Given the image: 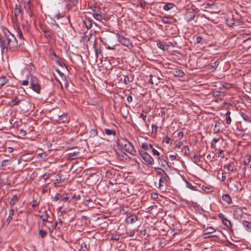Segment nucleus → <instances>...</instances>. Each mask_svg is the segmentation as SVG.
<instances>
[{
    "label": "nucleus",
    "mask_w": 251,
    "mask_h": 251,
    "mask_svg": "<svg viewBox=\"0 0 251 251\" xmlns=\"http://www.w3.org/2000/svg\"><path fill=\"white\" fill-rule=\"evenodd\" d=\"M7 44L10 50L14 51L18 46L17 41L15 36L11 33L5 34Z\"/></svg>",
    "instance_id": "f257e3e1"
},
{
    "label": "nucleus",
    "mask_w": 251,
    "mask_h": 251,
    "mask_svg": "<svg viewBox=\"0 0 251 251\" xmlns=\"http://www.w3.org/2000/svg\"><path fill=\"white\" fill-rule=\"evenodd\" d=\"M120 146L125 151L131 154H134L136 152L132 145L126 140L122 139L119 141Z\"/></svg>",
    "instance_id": "f03ea898"
},
{
    "label": "nucleus",
    "mask_w": 251,
    "mask_h": 251,
    "mask_svg": "<svg viewBox=\"0 0 251 251\" xmlns=\"http://www.w3.org/2000/svg\"><path fill=\"white\" fill-rule=\"evenodd\" d=\"M116 36L119 42L123 45L128 48H130L132 46L131 43L128 38L125 37L123 35H121L119 33H116Z\"/></svg>",
    "instance_id": "7ed1b4c3"
},
{
    "label": "nucleus",
    "mask_w": 251,
    "mask_h": 251,
    "mask_svg": "<svg viewBox=\"0 0 251 251\" xmlns=\"http://www.w3.org/2000/svg\"><path fill=\"white\" fill-rule=\"evenodd\" d=\"M30 84L32 89L37 93H39L40 86L39 84L38 79L35 76H32L30 80Z\"/></svg>",
    "instance_id": "20e7f679"
},
{
    "label": "nucleus",
    "mask_w": 251,
    "mask_h": 251,
    "mask_svg": "<svg viewBox=\"0 0 251 251\" xmlns=\"http://www.w3.org/2000/svg\"><path fill=\"white\" fill-rule=\"evenodd\" d=\"M140 155L143 160L148 164L152 165L154 163L153 159L148 153L146 152H141Z\"/></svg>",
    "instance_id": "39448f33"
},
{
    "label": "nucleus",
    "mask_w": 251,
    "mask_h": 251,
    "mask_svg": "<svg viewBox=\"0 0 251 251\" xmlns=\"http://www.w3.org/2000/svg\"><path fill=\"white\" fill-rule=\"evenodd\" d=\"M170 178L168 175H164L163 176L159 178V187L161 188L162 186H166L170 183Z\"/></svg>",
    "instance_id": "423d86ee"
},
{
    "label": "nucleus",
    "mask_w": 251,
    "mask_h": 251,
    "mask_svg": "<svg viewBox=\"0 0 251 251\" xmlns=\"http://www.w3.org/2000/svg\"><path fill=\"white\" fill-rule=\"evenodd\" d=\"M23 8H25V6L24 3L20 2L19 4H16L14 10V15L15 17H21V13L22 9Z\"/></svg>",
    "instance_id": "0eeeda50"
},
{
    "label": "nucleus",
    "mask_w": 251,
    "mask_h": 251,
    "mask_svg": "<svg viewBox=\"0 0 251 251\" xmlns=\"http://www.w3.org/2000/svg\"><path fill=\"white\" fill-rule=\"evenodd\" d=\"M93 17L97 20L99 21H101L102 20L106 21L107 20V17L106 15L100 12V13H95L93 14Z\"/></svg>",
    "instance_id": "6e6552de"
},
{
    "label": "nucleus",
    "mask_w": 251,
    "mask_h": 251,
    "mask_svg": "<svg viewBox=\"0 0 251 251\" xmlns=\"http://www.w3.org/2000/svg\"><path fill=\"white\" fill-rule=\"evenodd\" d=\"M137 220V217L135 215H132L128 217L126 219V222L128 224L135 223Z\"/></svg>",
    "instance_id": "1a4fd4ad"
},
{
    "label": "nucleus",
    "mask_w": 251,
    "mask_h": 251,
    "mask_svg": "<svg viewBox=\"0 0 251 251\" xmlns=\"http://www.w3.org/2000/svg\"><path fill=\"white\" fill-rule=\"evenodd\" d=\"M222 199L223 201H224L227 204H229L231 202V199L230 197L227 194L224 195L222 197Z\"/></svg>",
    "instance_id": "9d476101"
},
{
    "label": "nucleus",
    "mask_w": 251,
    "mask_h": 251,
    "mask_svg": "<svg viewBox=\"0 0 251 251\" xmlns=\"http://www.w3.org/2000/svg\"><path fill=\"white\" fill-rule=\"evenodd\" d=\"M230 112L227 111L226 113V121L227 124L229 125L231 123V119L230 118Z\"/></svg>",
    "instance_id": "9b49d317"
},
{
    "label": "nucleus",
    "mask_w": 251,
    "mask_h": 251,
    "mask_svg": "<svg viewBox=\"0 0 251 251\" xmlns=\"http://www.w3.org/2000/svg\"><path fill=\"white\" fill-rule=\"evenodd\" d=\"M174 6V4L172 3H168L165 4L164 6V9L166 11L169 10L173 8Z\"/></svg>",
    "instance_id": "f8f14e48"
},
{
    "label": "nucleus",
    "mask_w": 251,
    "mask_h": 251,
    "mask_svg": "<svg viewBox=\"0 0 251 251\" xmlns=\"http://www.w3.org/2000/svg\"><path fill=\"white\" fill-rule=\"evenodd\" d=\"M7 82V79L5 76L0 77V88L2 87Z\"/></svg>",
    "instance_id": "ddd939ff"
},
{
    "label": "nucleus",
    "mask_w": 251,
    "mask_h": 251,
    "mask_svg": "<svg viewBox=\"0 0 251 251\" xmlns=\"http://www.w3.org/2000/svg\"><path fill=\"white\" fill-rule=\"evenodd\" d=\"M215 229L213 227L210 226V227H207L206 228L205 230H204V232L205 234H210V233H213L215 231Z\"/></svg>",
    "instance_id": "4468645a"
},
{
    "label": "nucleus",
    "mask_w": 251,
    "mask_h": 251,
    "mask_svg": "<svg viewBox=\"0 0 251 251\" xmlns=\"http://www.w3.org/2000/svg\"><path fill=\"white\" fill-rule=\"evenodd\" d=\"M173 74L176 76L182 77L183 75V73L179 70L174 71Z\"/></svg>",
    "instance_id": "2eb2a0df"
},
{
    "label": "nucleus",
    "mask_w": 251,
    "mask_h": 251,
    "mask_svg": "<svg viewBox=\"0 0 251 251\" xmlns=\"http://www.w3.org/2000/svg\"><path fill=\"white\" fill-rule=\"evenodd\" d=\"M158 161L161 166L165 167L167 165V161L163 159L160 158V157L158 158Z\"/></svg>",
    "instance_id": "dca6fc26"
},
{
    "label": "nucleus",
    "mask_w": 251,
    "mask_h": 251,
    "mask_svg": "<svg viewBox=\"0 0 251 251\" xmlns=\"http://www.w3.org/2000/svg\"><path fill=\"white\" fill-rule=\"evenodd\" d=\"M243 225L245 227H247V229H251V223L247 221H244L243 222Z\"/></svg>",
    "instance_id": "f3484780"
},
{
    "label": "nucleus",
    "mask_w": 251,
    "mask_h": 251,
    "mask_svg": "<svg viewBox=\"0 0 251 251\" xmlns=\"http://www.w3.org/2000/svg\"><path fill=\"white\" fill-rule=\"evenodd\" d=\"M14 210L13 208H11L9 210V215L7 219V220H9V222H10L11 220L12 219L13 216L14 215Z\"/></svg>",
    "instance_id": "a211bd4d"
},
{
    "label": "nucleus",
    "mask_w": 251,
    "mask_h": 251,
    "mask_svg": "<svg viewBox=\"0 0 251 251\" xmlns=\"http://www.w3.org/2000/svg\"><path fill=\"white\" fill-rule=\"evenodd\" d=\"M20 100L19 99H18L17 97L15 99H13L10 102V104L11 105H17L19 102H20Z\"/></svg>",
    "instance_id": "6ab92c4d"
},
{
    "label": "nucleus",
    "mask_w": 251,
    "mask_h": 251,
    "mask_svg": "<svg viewBox=\"0 0 251 251\" xmlns=\"http://www.w3.org/2000/svg\"><path fill=\"white\" fill-rule=\"evenodd\" d=\"M17 201V196L16 195L13 196L12 197V198H11L10 201V205L12 206L14 205L16 203Z\"/></svg>",
    "instance_id": "aec40b11"
},
{
    "label": "nucleus",
    "mask_w": 251,
    "mask_h": 251,
    "mask_svg": "<svg viewBox=\"0 0 251 251\" xmlns=\"http://www.w3.org/2000/svg\"><path fill=\"white\" fill-rule=\"evenodd\" d=\"M225 167L226 168L228 171L230 172L233 171V167L231 164L229 163L225 165Z\"/></svg>",
    "instance_id": "412c9836"
},
{
    "label": "nucleus",
    "mask_w": 251,
    "mask_h": 251,
    "mask_svg": "<svg viewBox=\"0 0 251 251\" xmlns=\"http://www.w3.org/2000/svg\"><path fill=\"white\" fill-rule=\"evenodd\" d=\"M187 17H188V20L189 21H191L192 20H193L195 18V14H194V13L193 12H189L188 14H187Z\"/></svg>",
    "instance_id": "4be33fe9"
},
{
    "label": "nucleus",
    "mask_w": 251,
    "mask_h": 251,
    "mask_svg": "<svg viewBox=\"0 0 251 251\" xmlns=\"http://www.w3.org/2000/svg\"><path fill=\"white\" fill-rule=\"evenodd\" d=\"M105 133L108 135H114L115 134V132L114 130L109 129H105Z\"/></svg>",
    "instance_id": "5701e85b"
},
{
    "label": "nucleus",
    "mask_w": 251,
    "mask_h": 251,
    "mask_svg": "<svg viewBox=\"0 0 251 251\" xmlns=\"http://www.w3.org/2000/svg\"><path fill=\"white\" fill-rule=\"evenodd\" d=\"M120 235L119 234H114L112 235L111 237V239L113 240H116L117 241L120 239Z\"/></svg>",
    "instance_id": "b1692460"
},
{
    "label": "nucleus",
    "mask_w": 251,
    "mask_h": 251,
    "mask_svg": "<svg viewBox=\"0 0 251 251\" xmlns=\"http://www.w3.org/2000/svg\"><path fill=\"white\" fill-rule=\"evenodd\" d=\"M200 159H201V157L199 155H195L194 156V161L196 163H198L200 161Z\"/></svg>",
    "instance_id": "393cba45"
},
{
    "label": "nucleus",
    "mask_w": 251,
    "mask_h": 251,
    "mask_svg": "<svg viewBox=\"0 0 251 251\" xmlns=\"http://www.w3.org/2000/svg\"><path fill=\"white\" fill-rule=\"evenodd\" d=\"M219 139H218V138H214L212 140L211 146L213 147H215L216 143H217L219 141Z\"/></svg>",
    "instance_id": "a878e982"
},
{
    "label": "nucleus",
    "mask_w": 251,
    "mask_h": 251,
    "mask_svg": "<svg viewBox=\"0 0 251 251\" xmlns=\"http://www.w3.org/2000/svg\"><path fill=\"white\" fill-rule=\"evenodd\" d=\"M39 234L43 238L47 234V233L44 230H40L39 231Z\"/></svg>",
    "instance_id": "bb28decb"
},
{
    "label": "nucleus",
    "mask_w": 251,
    "mask_h": 251,
    "mask_svg": "<svg viewBox=\"0 0 251 251\" xmlns=\"http://www.w3.org/2000/svg\"><path fill=\"white\" fill-rule=\"evenodd\" d=\"M41 218L43 221H48V216L47 214H43L41 216Z\"/></svg>",
    "instance_id": "cd10ccee"
},
{
    "label": "nucleus",
    "mask_w": 251,
    "mask_h": 251,
    "mask_svg": "<svg viewBox=\"0 0 251 251\" xmlns=\"http://www.w3.org/2000/svg\"><path fill=\"white\" fill-rule=\"evenodd\" d=\"M158 174L159 176H160V177L162 176H163L164 175H167L163 170L162 169H159V171H158Z\"/></svg>",
    "instance_id": "c85d7f7f"
},
{
    "label": "nucleus",
    "mask_w": 251,
    "mask_h": 251,
    "mask_svg": "<svg viewBox=\"0 0 251 251\" xmlns=\"http://www.w3.org/2000/svg\"><path fill=\"white\" fill-rule=\"evenodd\" d=\"M17 34H18V36L20 38V39H23V33H22V32L19 29H18V31H17Z\"/></svg>",
    "instance_id": "c756f323"
},
{
    "label": "nucleus",
    "mask_w": 251,
    "mask_h": 251,
    "mask_svg": "<svg viewBox=\"0 0 251 251\" xmlns=\"http://www.w3.org/2000/svg\"><path fill=\"white\" fill-rule=\"evenodd\" d=\"M214 158V155H212L211 154H208L206 156V158L209 161H212L213 159Z\"/></svg>",
    "instance_id": "7c9ffc66"
},
{
    "label": "nucleus",
    "mask_w": 251,
    "mask_h": 251,
    "mask_svg": "<svg viewBox=\"0 0 251 251\" xmlns=\"http://www.w3.org/2000/svg\"><path fill=\"white\" fill-rule=\"evenodd\" d=\"M44 35L46 37L49 38L50 37L51 33L49 31L44 30Z\"/></svg>",
    "instance_id": "2f4dec72"
},
{
    "label": "nucleus",
    "mask_w": 251,
    "mask_h": 251,
    "mask_svg": "<svg viewBox=\"0 0 251 251\" xmlns=\"http://www.w3.org/2000/svg\"><path fill=\"white\" fill-rule=\"evenodd\" d=\"M251 160V157L248 156L244 160V164L246 165L248 164Z\"/></svg>",
    "instance_id": "473e14b6"
},
{
    "label": "nucleus",
    "mask_w": 251,
    "mask_h": 251,
    "mask_svg": "<svg viewBox=\"0 0 251 251\" xmlns=\"http://www.w3.org/2000/svg\"><path fill=\"white\" fill-rule=\"evenodd\" d=\"M218 157H220L221 158H224V151L222 150H221L219 153H218Z\"/></svg>",
    "instance_id": "72a5a7b5"
},
{
    "label": "nucleus",
    "mask_w": 251,
    "mask_h": 251,
    "mask_svg": "<svg viewBox=\"0 0 251 251\" xmlns=\"http://www.w3.org/2000/svg\"><path fill=\"white\" fill-rule=\"evenodd\" d=\"M141 147L143 149L147 150L148 148V145L146 143H142Z\"/></svg>",
    "instance_id": "f704fd0d"
},
{
    "label": "nucleus",
    "mask_w": 251,
    "mask_h": 251,
    "mask_svg": "<svg viewBox=\"0 0 251 251\" xmlns=\"http://www.w3.org/2000/svg\"><path fill=\"white\" fill-rule=\"evenodd\" d=\"M56 71L57 72V73L59 74V75L63 78L64 77V75L63 73L61 72L58 69H56Z\"/></svg>",
    "instance_id": "c9c22d12"
},
{
    "label": "nucleus",
    "mask_w": 251,
    "mask_h": 251,
    "mask_svg": "<svg viewBox=\"0 0 251 251\" xmlns=\"http://www.w3.org/2000/svg\"><path fill=\"white\" fill-rule=\"evenodd\" d=\"M74 199L75 200V201H78L80 199V196L79 195H75Z\"/></svg>",
    "instance_id": "e433bc0d"
},
{
    "label": "nucleus",
    "mask_w": 251,
    "mask_h": 251,
    "mask_svg": "<svg viewBox=\"0 0 251 251\" xmlns=\"http://www.w3.org/2000/svg\"><path fill=\"white\" fill-rule=\"evenodd\" d=\"M157 47L160 48V49L162 50H165V47L163 45H162V44L161 43H158L157 44Z\"/></svg>",
    "instance_id": "4c0bfd02"
},
{
    "label": "nucleus",
    "mask_w": 251,
    "mask_h": 251,
    "mask_svg": "<svg viewBox=\"0 0 251 251\" xmlns=\"http://www.w3.org/2000/svg\"><path fill=\"white\" fill-rule=\"evenodd\" d=\"M152 153L154 155L159 156V152L154 149H152Z\"/></svg>",
    "instance_id": "58836bf2"
},
{
    "label": "nucleus",
    "mask_w": 251,
    "mask_h": 251,
    "mask_svg": "<svg viewBox=\"0 0 251 251\" xmlns=\"http://www.w3.org/2000/svg\"><path fill=\"white\" fill-rule=\"evenodd\" d=\"M163 22L165 23H169L170 22L169 18L166 17L163 18Z\"/></svg>",
    "instance_id": "ea45409f"
},
{
    "label": "nucleus",
    "mask_w": 251,
    "mask_h": 251,
    "mask_svg": "<svg viewBox=\"0 0 251 251\" xmlns=\"http://www.w3.org/2000/svg\"><path fill=\"white\" fill-rule=\"evenodd\" d=\"M9 160H4L2 161L1 165L2 166H5L7 165V162H8Z\"/></svg>",
    "instance_id": "a19ab883"
},
{
    "label": "nucleus",
    "mask_w": 251,
    "mask_h": 251,
    "mask_svg": "<svg viewBox=\"0 0 251 251\" xmlns=\"http://www.w3.org/2000/svg\"><path fill=\"white\" fill-rule=\"evenodd\" d=\"M91 9L95 12L97 11L98 8L95 4H93L91 6Z\"/></svg>",
    "instance_id": "79ce46f5"
},
{
    "label": "nucleus",
    "mask_w": 251,
    "mask_h": 251,
    "mask_svg": "<svg viewBox=\"0 0 251 251\" xmlns=\"http://www.w3.org/2000/svg\"><path fill=\"white\" fill-rule=\"evenodd\" d=\"M124 81L126 84H127L129 81V79L128 76H125L124 78Z\"/></svg>",
    "instance_id": "37998d69"
},
{
    "label": "nucleus",
    "mask_w": 251,
    "mask_h": 251,
    "mask_svg": "<svg viewBox=\"0 0 251 251\" xmlns=\"http://www.w3.org/2000/svg\"><path fill=\"white\" fill-rule=\"evenodd\" d=\"M28 81L27 80H23L22 83V84L24 86H26L28 85Z\"/></svg>",
    "instance_id": "c03bdc74"
},
{
    "label": "nucleus",
    "mask_w": 251,
    "mask_h": 251,
    "mask_svg": "<svg viewBox=\"0 0 251 251\" xmlns=\"http://www.w3.org/2000/svg\"><path fill=\"white\" fill-rule=\"evenodd\" d=\"M176 155H171L170 156V158L172 161L175 160L176 159Z\"/></svg>",
    "instance_id": "a18cd8bd"
},
{
    "label": "nucleus",
    "mask_w": 251,
    "mask_h": 251,
    "mask_svg": "<svg viewBox=\"0 0 251 251\" xmlns=\"http://www.w3.org/2000/svg\"><path fill=\"white\" fill-rule=\"evenodd\" d=\"M152 77L153 76L151 75H150L149 82L151 84H153V82L152 81Z\"/></svg>",
    "instance_id": "49530a36"
},
{
    "label": "nucleus",
    "mask_w": 251,
    "mask_h": 251,
    "mask_svg": "<svg viewBox=\"0 0 251 251\" xmlns=\"http://www.w3.org/2000/svg\"><path fill=\"white\" fill-rule=\"evenodd\" d=\"M60 197V195L59 194H57L55 196V197L54 198V200L56 201H58V200H59V198Z\"/></svg>",
    "instance_id": "de8ad7c7"
},
{
    "label": "nucleus",
    "mask_w": 251,
    "mask_h": 251,
    "mask_svg": "<svg viewBox=\"0 0 251 251\" xmlns=\"http://www.w3.org/2000/svg\"><path fill=\"white\" fill-rule=\"evenodd\" d=\"M64 118V116L63 115L61 116H59V121H60V122H64V121L63 120L62 121V120Z\"/></svg>",
    "instance_id": "09e8293b"
},
{
    "label": "nucleus",
    "mask_w": 251,
    "mask_h": 251,
    "mask_svg": "<svg viewBox=\"0 0 251 251\" xmlns=\"http://www.w3.org/2000/svg\"><path fill=\"white\" fill-rule=\"evenodd\" d=\"M7 151L8 152L11 153L13 151V149L12 148H8Z\"/></svg>",
    "instance_id": "8fccbe9b"
},
{
    "label": "nucleus",
    "mask_w": 251,
    "mask_h": 251,
    "mask_svg": "<svg viewBox=\"0 0 251 251\" xmlns=\"http://www.w3.org/2000/svg\"><path fill=\"white\" fill-rule=\"evenodd\" d=\"M68 198L69 197H65L64 198H63L62 199V201H64V202H66L68 200Z\"/></svg>",
    "instance_id": "3c124183"
},
{
    "label": "nucleus",
    "mask_w": 251,
    "mask_h": 251,
    "mask_svg": "<svg viewBox=\"0 0 251 251\" xmlns=\"http://www.w3.org/2000/svg\"><path fill=\"white\" fill-rule=\"evenodd\" d=\"M178 136L180 137H182L183 136V133L182 132H179L178 133Z\"/></svg>",
    "instance_id": "603ef678"
},
{
    "label": "nucleus",
    "mask_w": 251,
    "mask_h": 251,
    "mask_svg": "<svg viewBox=\"0 0 251 251\" xmlns=\"http://www.w3.org/2000/svg\"><path fill=\"white\" fill-rule=\"evenodd\" d=\"M141 117H142L143 120H144V121H146V116L144 115V114H142L141 115Z\"/></svg>",
    "instance_id": "864d4df0"
},
{
    "label": "nucleus",
    "mask_w": 251,
    "mask_h": 251,
    "mask_svg": "<svg viewBox=\"0 0 251 251\" xmlns=\"http://www.w3.org/2000/svg\"><path fill=\"white\" fill-rule=\"evenodd\" d=\"M171 140L170 138H167L166 139V140H165V142L167 144H169L170 143V141Z\"/></svg>",
    "instance_id": "5fc2aeb1"
},
{
    "label": "nucleus",
    "mask_w": 251,
    "mask_h": 251,
    "mask_svg": "<svg viewBox=\"0 0 251 251\" xmlns=\"http://www.w3.org/2000/svg\"><path fill=\"white\" fill-rule=\"evenodd\" d=\"M132 97L131 96H128L127 98V100L128 101H131L132 100Z\"/></svg>",
    "instance_id": "6e6d98bb"
},
{
    "label": "nucleus",
    "mask_w": 251,
    "mask_h": 251,
    "mask_svg": "<svg viewBox=\"0 0 251 251\" xmlns=\"http://www.w3.org/2000/svg\"><path fill=\"white\" fill-rule=\"evenodd\" d=\"M48 176L47 175H46V174L44 175L43 178L45 180H46V179L48 178Z\"/></svg>",
    "instance_id": "4d7b16f0"
},
{
    "label": "nucleus",
    "mask_w": 251,
    "mask_h": 251,
    "mask_svg": "<svg viewBox=\"0 0 251 251\" xmlns=\"http://www.w3.org/2000/svg\"><path fill=\"white\" fill-rule=\"evenodd\" d=\"M201 39V37H198L197 38V42H198V43L200 42Z\"/></svg>",
    "instance_id": "13d9d810"
},
{
    "label": "nucleus",
    "mask_w": 251,
    "mask_h": 251,
    "mask_svg": "<svg viewBox=\"0 0 251 251\" xmlns=\"http://www.w3.org/2000/svg\"><path fill=\"white\" fill-rule=\"evenodd\" d=\"M107 49H109V50H114L115 49V47H114V46H113L112 47H111L110 46H108L107 47Z\"/></svg>",
    "instance_id": "bf43d9fd"
},
{
    "label": "nucleus",
    "mask_w": 251,
    "mask_h": 251,
    "mask_svg": "<svg viewBox=\"0 0 251 251\" xmlns=\"http://www.w3.org/2000/svg\"><path fill=\"white\" fill-rule=\"evenodd\" d=\"M54 17L55 18H56L57 19H58L59 18V14H55L54 16Z\"/></svg>",
    "instance_id": "052dcab7"
},
{
    "label": "nucleus",
    "mask_w": 251,
    "mask_h": 251,
    "mask_svg": "<svg viewBox=\"0 0 251 251\" xmlns=\"http://www.w3.org/2000/svg\"><path fill=\"white\" fill-rule=\"evenodd\" d=\"M149 147H150V149H151V150H152V149H154V148H153V146H152V145L151 144H150V145H149Z\"/></svg>",
    "instance_id": "680f3d73"
},
{
    "label": "nucleus",
    "mask_w": 251,
    "mask_h": 251,
    "mask_svg": "<svg viewBox=\"0 0 251 251\" xmlns=\"http://www.w3.org/2000/svg\"><path fill=\"white\" fill-rule=\"evenodd\" d=\"M182 144V142H179L178 144V146L179 147Z\"/></svg>",
    "instance_id": "e2e57ef3"
},
{
    "label": "nucleus",
    "mask_w": 251,
    "mask_h": 251,
    "mask_svg": "<svg viewBox=\"0 0 251 251\" xmlns=\"http://www.w3.org/2000/svg\"><path fill=\"white\" fill-rule=\"evenodd\" d=\"M21 132L24 133V134H25V132L23 129L21 130Z\"/></svg>",
    "instance_id": "0e129e2a"
},
{
    "label": "nucleus",
    "mask_w": 251,
    "mask_h": 251,
    "mask_svg": "<svg viewBox=\"0 0 251 251\" xmlns=\"http://www.w3.org/2000/svg\"><path fill=\"white\" fill-rule=\"evenodd\" d=\"M36 206H37V204H36V203H33V204H32V207H36Z\"/></svg>",
    "instance_id": "69168bd1"
},
{
    "label": "nucleus",
    "mask_w": 251,
    "mask_h": 251,
    "mask_svg": "<svg viewBox=\"0 0 251 251\" xmlns=\"http://www.w3.org/2000/svg\"><path fill=\"white\" fill-rule=\"evenodd\" d=\"M133 160H134L135 162H136L137 163L139 164V163H138V161H137V160L136 159H135H135H133Z\"/></svg>",
    "instance_id": "338daca9"
},
{
    "label": "nucleus",
    "mask_w": 251,
    "mask_h": 251,
    "mask_svg": "<svg viewBox=\"0 0 251 251\" xmlns=\"http://www.w3.org/2000/svg\"><path fill=\"white\" fill-rule=\"evenodd\" d=\"M124 155H126V154L124 153V152H123L122 153V156H123V157H124Z\"/></svg>",
    "instance_id": "774afa93"
}]
</instances>
